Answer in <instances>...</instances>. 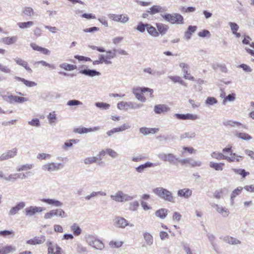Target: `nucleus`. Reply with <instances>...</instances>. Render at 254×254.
I'll use <instances>...</instances> for the list:
<instances>
[{
  "label": "nucleus",
  "instance_id": "17",
  "mask_svg": "<svg viewBox=\"0 0 254 254\" xmlns=\"http://www.w3.org/2000/svg\"><path fill=\"white\" fill-rule=\"evenodd\" d=\"M79 73L89 77L99 76L101 75V73L100 72L97 71L95 69L87 68V67L86 68H84L79 71Z\"/></svg>",
  "mask_w": 254,
  "mask_h": 254
},
{
  "label": "nucleus",
  "instance_id": "40",
  "mask_svg": "<svg viewBox=\"0 0 254 254\" xmlns=\"http://www.w3.org/2000/svg\"><path fill=\"white\" fill-rule=\"evenodd\" d=\"M71 231L75 236H79L81 233V229L79 226L76 223H74L70 227Z\"/></svg>",
  "mask_w": 254,
  "mask_h": 254
},
{
  "label": "nucleus",
  "instance_id": "47",
  "mask_svg": "<svg viewBox=\"0 0 254 254\" xmlns=\"http://www.w3.org/2000/svg\"><path fill=\"white\" fill-rule=\"evenodd\" d=\"M146 30L148 33L152 36L157 37L158 35L156 29L150 24H149V26H147Z\"/></svg>",
  "mask_w": 254,
  "mask_h": 254
},
{
  "label": "nucleus",
  "instance_id": "59",
  "mask_svg": "<svg viewBox=\"0 0 254 254\" xmlns=\"http://www.w3.org/2000/svg\"><path fill=\"white\" fill-rule=\"evenodd\" d=\"M37 64H40L43 66H48L49 68L55 69L56 68V66L54 64H50L44 61H40L37 63Z\"/></svg>",
  "mask_w": 254,
  "mask_h": 254
},
{
  "label": "nucleus",
  "instance_id": "37",
  "mask_svg": "<svg viewBox=\"0 0 254 254\" xmlns=\"http://www.w3.org/2000/svg\"><path fill=\"white\" fill-rule=\"evenodd\" d=\"M21 174L20 173H15L9 175L6 178H5V180L7 182H13L17 179L20 178Z\"/></svg>",
  "mask_w": 254,
  "mask_h": 254
},
{
  "label": "nucleus",
  "instance_id": "5",
  "mask_svg": "<svg viewBox=\"0 0 254 254\" xmlns=\"http://www.w3.org/2000/svg\"><path fill=\"white\" fill-rule=\"evenodd\" d=\"M118 108L120 110H127L129 109L133 110L139 109L143 107V104L133 102L122 101L118 103Z\"/></svg>",
  "mask_w": 254,
  "mask_h": 254
},
{
  "label": "nucleus",
  "instance_id": "53",
  "mask_svg": "<svg viewBox=\"0 0 254 254\" xmlns=\"http://www.w3.org/2000/svg\"><path fill=\"white\" fill-rule=\"evenodd\" d=\"M217 103L216 98L213 97H208L205 100V103L206 105H213Z\"/></svg>",
  "mask_w": 254,
  "mask_h": 254
},
{
  "label": "nucleus",
  "instance_id": "11",
  "mask_svg": "<svg viewBox=\"0 0 254 254\" xmlns=\"http://www.w3.org/2000/svg\"><path fill=\"white\" fill-rule=\"evenodd\" d=\"M114 224L117 227L120 228H124L127 226H129L130 227L134 226L133 224L128 223L126 219L119 216L117 217L115 219Z\"/></svg>",
  "mask_w": 254,
  "mask_h": 254
},
{
  "label": "nucleus",
  "instance_id": "9",
  "mask_svg": "<svg viewBox=\"0 0 254 254\" xmlns=\"http://www.w3.org/2000/svg\"><path fill=\"white\" fill-rule=\"evenodd\" d=\"M174 117L180 120H191L195 121L199 119L198 115L187 113L186 114L176 113L174 115Z\"/></svg>",
  "mask_w": 254,
  "mask_h": 254
},
{
  "label": "nucleus",
  "instance_id": "63",
  "mask_svg": "<svg viewBox=\"0 0 254 254\" xmlns=\"http://www.w3.org/2000/svg\"><path fill=\"white\" fill-rule=\"evenodd\" d=\"M170 108L167 105L165 104H160V114L161 113H165L170 111Z\"/></svg>",
  "mask_w": 254,
  "mask_h": 254
},
{
  "label": "nucleus",
  "instance_id": "7",
  "mask_svg": "<svg viewBox=\"0 0 254 254\" xmlns=\"http://www.w3.org/2000/svg\"><path fill=\"white\" fill-rule=\"evenodd\" d=\"M64 165L61 163H55L53 162L48 163L42 166V169L44 171L52 172L58 171L63 168Z\"/></svg>",
  "mask_w": 254,
  "mask_h": 254
},
{
  "label": "nucleus",
  "instance_id": "30",
  "mask_svg": "<svg viewBox=\"0 0 254 254\" xmlns=\"http://www.w3.org/2000/svg\"><path fill=\"white\" fill-rule=\"evenodd\" d=\"M234 135L237 137L246 141L250 140L252 138V137L250 135L245 132L235 131Z\"/></svg>",
  "mask_w": 254,
  "mask_h": 254
},
{
  "label": "nucleus",
  "instance_id": "13",
  "mask_svg": "<svg viewBox=\"0 0 254 254\" xmlns=\"http://www.w3.org/2000/svg\"><path fill=\"white\" fill-rule=\"evenodd\" d=\"M17 149L14 148L11 150H8L0 156V161H4L13 158L17 155Z\"/></svg>",
  "mask_w": 254,
  "mask_h": 254
},
{
  "label": "nucleus",
  "instance_id": "20",
  "mask_svg": "<svg viewBox=\"0 0 254 254\" xmlns=\"http://www.w3.org/2000/svg\"><path fill=\"white\" fill-rule=\"evenodd\" d=\"M100 129L99 127H95L93 128H86L85 127H77L74 129V132L78 133L79 134H82L87 133L88 132L97 131Z\"/></svg>",
  "mask_w": 254,
  "mask_h": 254
},
{
  "label": "nucleus",
  "instance_id": "35",
  "mask_svg": "<svg viewBox=\"0 0 254 254\" xmlns=\"http://www.w3.org/2000/svg\"><path fill=\"white\" fill-rule=\"evenodd\" d=\"M54 216H59L61 218H65L67 217V214L65 212V211L63 210L62 209L59 208V209H53L52 210Z\"/></svg>",
  "mask_w": 254,
  "mask_h": 254
},
{
  "label": "nucleus",
  "instance_id": "31",
  "mask_svg": "<svg viewBox=\"0 0 254 254\" xmlns=\"http://www.w3.org/2000/svg\"><path fill=\"white\" fill-rule=\"evenodd\" d=\"M14 79L17 81L22 82L27 87H31L37 85V83L34 81H29L18 76H15Z\"/></svg>",
  "mask_w": 254,
  "mask_h": 254
},
{
  "label": "nucleus",
  "instance_id": "33",
  "mask_svg": "<svg viewBox=\"0 0 254 254\" xmlns=\"http://www.w3.org/2000/svg\"><path fill=\"white\" fill-rule=\"evenodd\" d=\"M17 40V37L13 36L2 38V42L6 45H11L15 43Z\"/></svg>",
  "mask_w": 254,
  "mask_h": 254
},
{
  "label": "nucleus",
  "instance_id": "23",
  "mask_svg": "<svg viewBox=\"0 0 254 254\" xmlns=\"http://www.w3.org/2000/svg\"><path fill=\"white\" fill-rule=\"evenodd\" d=\"M197 29L196 26H189L188 28V30L184 33V38L185 40L188 41L189 40L192 35V34L195 32Z\"/></svg>",
  "mask_w": 254,
  "mask_h": 254
},
{
  "label": "nucleus",
  "instance_id": "56",
  "mask_svg": "<svg viewBox=\"0 0 254 254\" xmlns=\"http://www.w3.org/2000/svg\"><path fill=\"white\" fill-rule=\"evenodd\" d=\"M231 157L229 158L232 159V161H228L229 162H232L234 161L239 162L240 161V159H242L243 157L242 156H239L235 153H231L230 154Z\"/></svg>",
  "mask_w": 254,
  "mask_h": 254
},
{
  "label": "nucleus",
  "instance_id": "12",
  "mask_svg": "<svg viewBox=\"0 0 254 254\" xmlns=\"http://www.w3.org/2000/svg\"><path fill=\"white\" fill-rule=\"evenodd\" d=\"M108 16L110 19L115 22H121L122 23H126L129 20V17L127 14L117 15L115 14H109Z\"/></svg>",
  "mask_w": 254,
  "mask_h": 254
},
{
  "label": "nucleus",
  "instance_id": "44",
  "mask_svg": "<svg viewBox=\"0 0 254 254\" xmlns=\"http://www.w3.org/2000/svg\"><path fill=\"white\" fill-rule=\"evenodd\" d=\"M47 119L50 125L55 124L57 121V115L55 111L50 113L47 116Z\"/></svg>",
  "mask_w": 254,
  "mask_h": 254
},
{
  "label": "nucleus",
  "instance_id": "18",
  "mask_svg": "<svg viewBox=\"0 0 254 254\" xmlns=\"http://www.w3.org/2000/svg\"><path fill=\"white\" fill-rule=\"evenodd\" d=\"M40 200L43 202L55 207H61L63 205L61 201L52 198H42Z\"/></svg>",
  "mask_w": 254,
  "mask_h": 254
},
{
  "label": "nucleus",
  "instance_id": "36",
  "mask_svg": "<svg viewBox=\"0 0 254 254\" xmlns=\"http://www.w3.org/2000/svg\"><path fill=\"white\" fill-rule=\"evenodd\" d=\"M60 67L65 70H72L77 68V66L74 64L67 63H63L60 64Z\"/></svg>",
  "mask_w": 254,
  "mask_h": 254
},
{
  "label": "nucleus",
  "instance_id": "32",
  "mask_svg": "<svg viewBox=\"0 0 254 254\" xmlns=\"http://www.w3.org/2000/svg\"><path fill=\"white\" fill-rule=\"evenodd\" d=\"M225 164L224 163H215L214 162H210L209 166L216 171H222Z\"/></svg>",
  "mask_w": 254,
  "mask_h": 254
},
{
  "label": "nucleus",
  "instance_id": "58",
  "mask_svg": "<svg viewBox=\"0 0 254 254\" xmlns=\"http://www.w3.org/2000/svg\"><path fill=\"white\" fill-rule=\"evenodd\" d=\"M82 104V103L77 100L73 99L69 100L67 103V105L69 106H78Z\"/></svg>",
  "mask_w": 254,
  "mask_h": 254
},
{
  "label": "nucleus",
  "instance_id": "19",
  "mask_svg": "<svg viewBox=\"0 0 254 254\" xmlns=\"http://www.w3.org/2000/svg\"><path fill=\"white\" fill-rule=\"evenodd\" d=\"M130 127V125H129L128 124H125L122 126H121L120 127L113 128V129H111L110 130L107 131V134L108 136H111L113 134H114L115 133H116L118 132H120V131H123L129 128Z\"/></svg>",
  "mask_w": 254,
  "mask_h": 254
},
{
  "label": "nucleus",
  "instance_id": "15",
  "mask_svg": "<svg viewBox=\"0 0 254 254\" xmlns=\"http://www.w3.org/2000/svg\"><path fill=\"white\" fill-rule=\"evenodd\" d=\"M211 205L212 207L215 208L217 212L221 214L223 217H226L229 215V211L227 208L214 203H212Z\"/></svg>",
  "mask_w": 254,
  "mask_h": 254
},
{
  "label": "nucleus",
  "instance_id": "48",
  "mask_svg": "<svg viewBox=\"0 0 254 254\" xmlns=\"http://www.w3.org/2000/svg\"><path fill=\"white\" fill-rule=\"evenodd\" d=\"M236 99V94L235 93L230 94L226 96V98H224L223 99L222 104L223 105H225L226 102H233Z\"/></svg>",
  "mask_w": 254,
  "mask_h": 254
},
{
  "label": "nucleus",
  "instance_id": "8",
  "mask_svg": "<svg viewBox=\"0 0 254 254\" xmlns=\"http://www.w3.org/2000/svg\"><path fill=\"white\" fill-rule=\"evenodd\" d=\"M160 158L164 161L168 162L170 164L175 165H177L179 161V158L171 153H162L160 155Z\"/></svg>",
  "mask_w": 254,
  "mask_h": 254
},
{
  "label": "nucleus",
  "instance_id": "3",
  "mask_svg": "<svg viewBox=\"0 0 254 254\" xmlns=\"http://www.w3.org/2000/svg\"><path fill=\"white\" fill-rule=\"evenodd\" d=\"M133 196L125 193L121 190H119L115 194L111 195V198L118 202L130 201L133 199Z\"/></svg>",
  "mask_w": 254,
  "mask_h": 254
},
{
  "label": "nucleus",
  "instance_id": "50",
  "mask_svg": "<svg viewBox=\"0 0 254 254\" xmlns=\"http://www.w3.org/2000/svg\"><path fill=\"white\" fill-rule=\"evenodd\" d=\"M95 106L99 108L104 110H108L110 107V104L103 102H96L95 103Z\"/></svg>",
  "mask_w": 254,
  "mask_h": 254
},
{
  "label": "nucleus",
  "instance_id": "62",
  "mask_svg": "<svg viewBox=\"0 0 254 254\" xmlns=\"http://www.w3.org/2000/svg\"><path fill=\"white\" fill-rule=\"evenodd\" d=\"M190 165L192 167H200L202 165V162L200 161H196L190 158Z\"/></svg>",
  "mask_w": 254,
  "mask_h": 254
},
{
  "label": "nucleus",
  "instance_id": "10",
  "mask_svg": "<svg viewBox=\"0 0 254 254\" xmlns=\"http://www.w3.org/2000/svg\"><path fill=\"white\" fill-rule=\"evenodd\" d=\"M44 210L45 208L42 207L30 206L25 209L24 212L26 216H32L37 213L41 212Z\"/></svg>",
  "mask_w": 254,
  "mask_h": 254
},
{
  "label": "nucleus",
  "instance_id": "1",
  "mask_svg": "<svg viewBox=\"0 0 254 254\" xmlns=\"http://www.w3.org/2000/svg\"><path fill=\"white\" fill-rule=\"evenodd\" d=\"M161 16L166 21L173 24H182L184 23L183 16L179 13L165 14Z\"/></svg>",
  "mask_w": 254,
  "mask_h": 254
},
{
  "label": "nucleus",
  "instance_id": "24",
  "mask_svg": "<svg viewBox=\"0 0 254 254\" xmlns=\"http://www.w3.org/2000/svg\"><path fill=\"white\" fill-rule=\"evenodd\" d=\"M158 128H148L142 127L139 128V132L143 135H147L150 134H154L158 132Z\"/></svg>",
  "mask_w": 254,
  "mask_h": 254
},
{
  "label": "nucleus",
  "instance_id": "64",
  "mask_svg": "<svg viewBox=\"0 0 254 254\" xmlns=\"http://www.w3.org/2000/svg\"><path fill=\"white\" fill-rule=\"evenodd\" d=\"M223 191L222 189H220L216 190L214 193L213 196L216 199H220L223 196Z\"/></svg>",
  "mask_w": 254,
  "mask_h": 254
},
{
  "label": "nucleus",
  "instance_id": "22",
  "mask_svg": "<svg viewBox=\"0 0 254 254\" xmlns=\"http://www.w3.org/2000/svg\"><path fill=\"white\" fill-rule=\"evenodd\" d=\"M211 156L219 160L224 159L226 160L227 161H231L233 160L232 159L229 158V156L224 155L222 153L216 151L212 152L211 153Z\"/></svg>",
  "mask_w": 254,
  "mask_h": 254
},
{
  "label": "nucleus",
  "instance_id": "34",
  "mask_svg": "<svg viewBox=\"0 0 254 254\" xmlns=\"http://www.w3.org/2000/svg\"><path fill=\"white\" fill-rule=\"evenodd\" d=\"M153 166V164L151 162H146L135 168L136 171L138 173L143 172L146 168Z\"/></svg>",
  "mask_w": 254,
  "mask_h": 254
},
{
  "label": "nucleus",
  "instance_id": "2",
  "mask_svg": "<svg viewBox=\"0 0 254 254\" xmlns=\"http://www.w3.org/2000/svg\"><path fill=\"white\" fill-rule=\"evenodd\" d=\"M3 99L10 104H21L29 100L27 98L13 95L9 93H7V95L3 96Z\"/></svg>",
  "mask_w": 254,
  "mask_h": 254
},
{
  "label": "nucleus",
  "instance_id": "39",
  "mask_svg": "<svg viewBox=\"0 0 254 254\" xmlns=\"http://www.w3.org/2000/svg\"><path fill=\"white\" fill-rule=\"evenodd\" d=\"M34 25V22L31 21L17 23V25L20 29H26L30 28Z\"/></svg>",
  "mask_w": 254,
  "mask_h": 254
},
{
  "label": "nucleus",
  "instance_id": "28",
  "mask_svg": "<svg viewBox=\"0 0 254 254\" xmlns=\"http://www.w3.org/2000/svg\"><path fill=\"white\" fill-rule=\"evenodd\" d=\"M223 241L230 245H237L241 244V242L237 238L227 236L223 238Z\"/></svg>",
  "mask_w": 254,
  "mask_h": 254
},
{
  "label": "nucleus",
  "instance_id": "43",
  "mask_svg": "<svg viewBox=\"0 0 254 254\" xmlns=\"http://www.w3.org/2000/svg\"><path fill=\"white\" fill-rule=\"evenodd\" d=\"M234 172L237 174L240 175L242 176L243 178H245L247 176L250 174L249 172H246L245 170L243 169H232Z\"/></svg>",
  "mask_w": 254,
  "mask_h": 254
},
{
  "label": "nucleus",
  "instance_id": "57",
  "mask_svg": "<svg viewBox=\"0 0 254 254\" xmlns=\"http://www.w3.org/2000/svg\"><path fill=\"white\" fill-rule=\"evenodd\" d=\"M139 205V204L138 202L137 201H134L133 202L130 203L129 209L133 211H136L137 209V208L138 207Z\"/></svg>",
  "mask_w": 254,
  "mask_h": 254
},
{
  "label": "nucleus",
  "instance_id": "46",
  "mask_svg": "<svg viewBox=\"0 0 254 254\" xmlns=\"http://www.w3.org/2000/svg\"><path fill=\"white\" fill-rule=\"evenodd\" d=\"M143 237L147 245L150 246L153 244V237L150 234L147 232L144 233Z\"/></svg>",
  "mask_w": 254,
  "mask_h": 254
},
{
  "label": "nucleus",
  "instance_id": "41",
  "mask_svg": "<svg viewBox=\"0 0 254 254\" xmlns=\"http://www.w3.org/2000/svg\"><path fill=\"white\" fill-rule=\"evenodd\" d=\"M34 165L32 164H26L22 165L17 167L16 170L20 172L22 171H27L31 169L33 167Z\"/></svg>",
  "mask_w": 254,
  "mask_h": 254
},
{
  "label": "nucleus",
  "instance_id": "4",
  "mask_svg": "<svg viewBox=\"0 0 254 254\" xmlns=\"http://www.w3.org/2000/svg\"><path fill=\"white\" fill-rule=\"evenodd\" d=\"M86 241L88 245L97 250H102L104 248V244L103 242L92 235L87 236Z\"/></svg>",
  "mask_w": 254,
  "mask_h": 254
},
{
  "label": "nucleus",
  "instance_id": "16",
  "mask_svg": "<svg viewBox=\"0 0 254 254\" xmlns=\"http://www.w3.org/2000/svg\"><path fill=\"white\" fill-rule=\"evenodd\" d=\"M177 195L180 197L188 199L191 196L192 190L189 188L180 189L178 191Z\"/></svg>",
  "mask_w": 254,
  "mask_h": 254
},
{
  "label": "nucleus",
  "instance_id": "38",
  "mask_svg": "<svg viewBox=\"0 0 254 254\" xmlns=\"http://www.w3.org/2000/svg\"><path fill=\"white\" fill-rule=\"evenodd\" d=\"M242 188L241 187H239V188H237V189H235L231 193V204H233L234 203V200L235 199V198L238 195H239L242 190Z\"/></svg>",
  "mask_w": 254,
  "mask_h": 254
},
{
  "label": "nucleus",
  "instance_id": "54",
  "mask_svg": "<svg viewBox=\"0 0 254 254\" xmlns=\"http://www.w3.org/2000/svg\"><path fill=\"white\" fill-rule=\"evenodd\" d=\"M106 153L112 158H117L119 156L118 153L111 148L106 149Z\"/></svg>",
  "mask_w": 254,
  "mask_h": 254
},
{
  "label": "nucleus",
  "instance_id": "49",
  "mask_svg": "<svg viewBox=\"0 0 254 254\" xmlns=\"http://www.w3.org/2000/svg\"><path fill=\"white\" fill-rule=\"evenodd\" d=\"M149 26V24H144L142 22H139L136 28V29L140 32L143 33L147 29V27Z\"/></svg>",
  "mask_w": 254,
  "mask_h": 254
},
{
  "label": "nucleus",
  "instance_id": "21",
  "mask_svg": "<svg viewBox=\"0 0 254 254\" xmlns=\"http://www.w3.org/2000/svg\"><path fill=\"white\" fill-rule=\"evenodd\" d=\"M45 241V237L44 236H42L41 237H35L33 239L27 241L26 244L33 245L41 244Z\"/></svg>",
  "mask_w": 254,
  "mask_h": 254
},
{
  "label": "nucleus",
  "instance_id": "27",
  "mask_svg": "<svg viewBox=\"0 0 254 254\" xmlns=\"http://www.w3.org/2000/svg\"><path fill=\"white\" fill-rule=\"evenodd\" d=\"M223 125L226 127H237L238 128H245V126L241 123L234 121L232 120H229L223 122Z\"/></svg>",
  "mask_w": 254,
  "mask_h": 254
},
{
  "label": "nucleus",
  "instance_id": "26",
  "mask_svg": "<svg viewBox=\"0 0 254 254\" xmlns=\"http://www.w3.org/2000/svg\"><path fill=\"white\" fill-rule=\"evenodd\" d=\"M14 60L17 64L24 67L29 73L32 72V70L28 66V63L27 62L18 57L15 58Z\"/></svg>",
  "mask_w": 254,
  "mask_h": 254
},
{
  "label": "nucleus",
  "instance_id": "25",
  "mask_svg": "<svg viewBox=\"0 0 254 254\" xmlns=\"http://www.w3.org/2000/svg\"><path fill=\"white\" fill-rule=\"evenodd\" d=\"M147 91L150 92V96L151 97L153 92V90L149 89V88L138 87L133 88L132 90V92L134 95H135V94H140L145 93Z\"/></svg>",
  "mask_w": 254,
  "mask_h": 254
},
{
  "label": "nucleus",
  "instance_id": "29",
  "mask_svg": "<svg viewBox=\"0 0 254 254\" xmlns=\"http://www.w3.org/2000/svg\"><path fill=\"white\" fill-rule=\"evenodd\" d=\"M196 133L193 130H190L182 133L180 135L181 139H193L195 137Z\"/></svg>",
  "mask_w": 254,
  "mask_h": 254
},
{
  "label": "nucleus",
  "instance_id": "51",
  "mask_svg": "<svg viewBox=\"0 0 254 254\" xmlns=\"http://www.w3.org/2000/svg\"><path fill=\"white\" fill-rule=\"evenodd\" d=\"M97 159L96 157H87L84 160V163L86 165L96 163Z\"/></svg>",
  "mask_w": 254,
  "mask_h": 254
},
{
  "label": "nucleus",
  "instance_id": "60",
  "mask_svg": "<svg viewBox=\"0 0 254 254\" xmlns=\"http://www.w3.org/2000/svg\"><path fill=\"white\" fill-rule=\"evenodd\" d=\"M229 25L230 27L232 33L236 32L239 30V26L237 23L230 22L229 23Z\"/></svg>",
  "mask_w": 254,
  "mask_h": 254
},
{
  "label": "nucleus",
  "instance_id": "45",
  "mask_svg": "<svg viewBox=\"0 0 254 254\" xmlns=\"http://www.w3.org/2000/svg\"><path fill=\"white\" fill-rule=\"evenodd\" d=\"M195 151L196 150L192 147L184 146L182 148V150L181 151V156H184L185 155L186 152H188V153L190 154H191L194 153Z\"/></svg>",
  "mask_w": 254,
  "mask_h": 254
},
{
  "label": "nucleus",
  "instance_id": "52",
  "mask_svg": "<svg viewBox=\"0 0 254 254\" xmlns=\"http://www.w3.org/2000/svg\"><path fill=\"white\" fill-rule=\"evenodd\" d=\"M123 244V242L122 241H112L109 243L110 246L113 248H119L122 247Z\"/></svg>",
  "mask_w": 254,
  "mask_h": 254
},
{
  "label": "nucleus",
  "instance_id": "61",
  "mask_svg": "<svg viewBox=\"0 0 254 254\" xmlns=\"http://www.w3.org/2000/svg\"><path fill=\"white\" fill-rule=\"evenodd\" d=\"M28 124L32 127H39L40 126V121L38 119H33L28 122Z\"/></svg>",
  "mask_w": 254,
  "mask_h": 254
},
{
  "label": "nucleus",
  "instance_id": "6",
  "mask_svg": "<svg viewBox=\"0 0 254 254\" xmlns=\"http://www.w3.org/2000/svg\"><path fill=\"white\" fill-rule=\"evenodd\" d=\"M160 198L171 203H175V198L172 193L163 188H160Z\"/></svg>",
  "mask_w": 254,
  "mask_h": 254
},
{
  "label": "nucleus",
  "instance_id": "55",
  "mask_svg": "<svg viewBox=\"0 0 254 254\" xmlns=\"http://www.w3.org/2000/svg\"><path fill=\"white\" fill-rule=\"evenodd\" d=\"M188 69L189 68H187L183 71L184 73V77L186 79L195 81L194 78L188 72Z\"/></svg>",
  "mask_w": 254,
  "mask_h": 254
},
{
  "label": "nucleus",
  "instance_id": "42",
  "mask_svg": "<svg viewBox=\"0 0 254 254\" xmlns=\"http://www.w3.org/2000/svg\"><path fill=\"white\" fill-rule=\"evenodd\" d=\"M16 250L15 246H6L4 247H2L1 254H8L11 252H14Z\"/></svg>",
  "mask_w": 254,
  "mask_h": 254
},
{
  "label": "nucleus",
  "instance_id": "14",
  "mask_svg": "<svg viewBox=\"0 0 254 254\" xmlns=\"http://www.w3.org/2000/svg\"><path fill=\"white\" fill-rule=\"evenodd\" d=\"M26 204L23 201H20L16 203V204L12 207L8 212L9 216H13L17 214L19 211L24 208Z\"/></svg>",
  "mask_w": 254,
  "mask_h": 254
}]
</instances>
